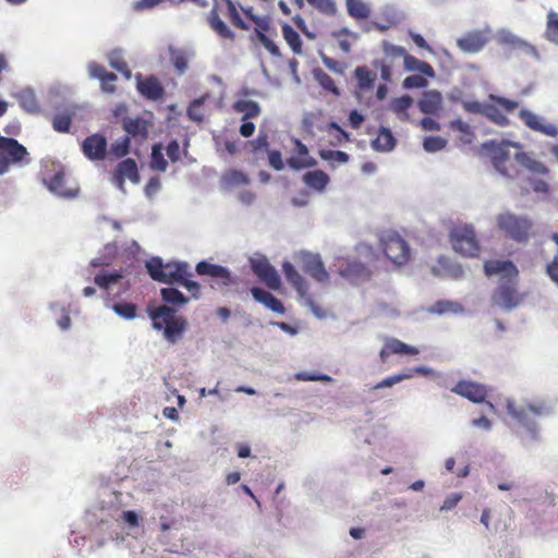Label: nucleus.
Segmentation results:
<instances>
[{
  "label": "nucleus",
  "instance_id": "9b49d317",
  "mask_svg": "<svg viewBox=\"0 0 558 558\" xmlns=\"http://www.w3.org/2000/svg\"><path fill=\"white\" fill-rule=\"evenodd\" d=\"M299 258L303 271L315 281L319 283H327L329 281V274L325 269L324 263L318 254L303 252L300 254Z\"/></svg>",
  "mask_w": 558,
  "mask_h": 558
},
{
  "label": "nucleus",
  "instance_id": "6e6d98bb",
  "mask_svg": "<svg viewBox=\"0 0 558 558\" xmlns=\"http://www.w3.org/2000/svg\"><path fill=\"white\" fill-rule=\"evenodd\" d=\"M383 51L391 60L403 59L407 54V50L403 47L392 45L386 40L383 41Z\"/></svg>",
  "mask_w": 558,
  "mask_h": 558
},
{
  "label": "nucleus",
  "instance_id": "1a4fd4ad",
  "mask_svg": "<svg viewBox=\"0 0 558 558\" xmlns=\"http://www.w3.org/2000/svg\"><path fill=\"white\" fill-rule=\"evenodd\" d=\"M196 272L199 276L210 277V287L213 289L221 290L234 283V279L228 268L206 260L199 262L196 265Z\"/></svg>",
  "mask_w": 558,
  "mask_h": 558
},
{
  "label": "nucleus",
  "instance_id": "f3484780",
  "mask_svg": "<svg viewBox=\"0 0 558 558\" xmlns=\"http://www.w3.org/2000/svg\"><path fill=\"white\" fill-rule=\"evenodd\" d=\"M126 179L133 183H138L140 181L137 165L132 158L120 161L113 172V182L121 191H124V182Z\"/></svg>",
  "mask_w": 558,
  "mask_h": 558
},
{
  "label": "nucleus",
  "instance_id": "dca6fc26",
  "mask_svg": "<svg viewBox=\"0 0 558 558\" xmlns=\"http://www.w3.org/2000/svg\"><path fill=\"white\" fill-rule=\"evenodd\" d=\"M293 155L287 159V165L293 170L312 168L317 165L315 158L310 155L307 146L299 138H293Z\"/></svg>",
  "mask_w": 558,
  "mask_h": 558
},
{
  "label": "nucleus",
  "instance_id": "423d86ee",
  "mask_svg": "<svg viewBox=\"0 0 558 558\" xmlns=\"http://www.w3.org/2000/svg\"><path fill=\"white\" fill-rule=\"evenodd\" d=\"M25 146L12 137L0 135V175L7 173L11 166L27 165L31 159Z\"/></svg>",
  "mask_w": 558,
  "mask_h": 558
},
{
  "label": "nucleus",
  "instance_id": "72a5a7b5",
  "mask_svg": "<svg viewBox=\"0 0 558 558\" xmlns=\"http://www.w3.org/2000/svg\"><path fill=\"white\" fill-rule=\"evenodd\" d=\"M313 76H314V80L319 84V86L325 92L332 94L335 97L340 96V89L337 86L336 82L324 70H322L320 68L314 69Z\"/></svg>",
  "mask_w": 558,
  "mask_h": 558
},
{
  "label": "nucleus",
  "instance_id": "37998d69",
  "mask_svg": "<svg viewBox=\"0 0 558 558\" xmlns=\"http://www.w3.org/2000/svg\"><path fill=\"white\" fill-rule=\"evenodd\" d=\"M161 298L166 303L181 306L189 302V299L175 288H162Z\"/></svg>",
  "mask_w": 558,
  "mask_h": 558
},
{
  "label": "nucleus",
  "instance_id": "5701e85b",
  "mask_svg": "<svg viewBox=\"0 0 558 558\" xmlns=\"http://www.w3.org/2000/svg\"><path fill=\"white\" fill-rule=\"evenodd\" d=\"M124 131L128 133L126 136H132L136 141H144L148 136V122L142 117L124 118L122 120Z\"/></svg>",
  "mask_w": 558,
  "mask_h": 558
},
{
  "label": "nucleus",
  "instance_id": "9d476101",
  "mask_svg": "<svg viewBox=\"0 0 558 558\" xmlns=\"http://www.w3.org/2000/svg\"><path fill=\"white\" fill-rule=\"evenodd\" d=\"M254 36L260 45L274 57H280V49L272 37L277 36L275 29L271 28L269 16H259L255 22Z\"/></svg>",
  "mask_w": 558,
  "mask_h": 558
},
{
  "label": "nucleus",
  "instance_id": "f704fd0d",
  "mask_svg": "<svg viewBox=\"0 0 558 558\" xmlns=\"http://www.w3.org/2000/svg\"><path fill=\"white\" fill-rule=\"evenodd\" d=\"M413 105V98L409 95H403L399 98H395L390 102V109L401 121L409 120V109Z\"/></svg>",
  "mask_w": 558,
  "mask_h": 558
},
{
  "label": "nucleus",
  "instance_id": "ea45409f",
  "mask_svg": "<svg viewBox=\"0 0 558 558\" xmlns=\"http://www.w3.org/2000/svg\"><path fill=\"white\" fill-rule=\"evenodd\" d=\"M429 313L433 314H447V313H453L458 314L463 312V307L460 303L453 302V301H447V300H440L435 302L428 310Z\"/></svg>",
  "mask_w": 558,
  "mask_h": 558
},
{
  "label": "nucleus",
  "instance_id": "f8f14e48",
  "mask_svg": "<svg viewBox=\"0 0 558 558\" xmlns=\"http://www.w3.org/2000/svg\"><path fill=\"white\" fill-rule=\"evenodd\" d=\"M282 271L287 281L295 289L301 299H304L308 306L315 311V302L310 294V286L307 281L300 275L290 262L282 264Z\"/></svg>",
  "mask_w": 558,
  "mask_h": 558
},
{
  "label": "nucleus",
  "instance_id": "79ce46f5",
  "mask_svg": "<svg viewBox=\"0 0 558 558\" xmlns=\"http://www.w3.org/2000/svg\"><path fill=\"white\" fill-rule=\"evenodd\" d=\"M170 60L179 74H183L189 66V54L181 49L170 48Z\"/></svg>",
  "mask_w": 558,
  "mask_h": 558
},
{
  "label": "nucleus",
  "instance_id": "cd10ccee",
  "mask_svg": "<svg viewBox=\"0 0 558 558\" xmlns=\"http://www.w3.org/2000/svg\"><path fill=\"white\" fill-rule=\"evenodd\" d=\"M329 181V175L323 170L307 171L303 174L305 185L318 192L324 191Z\"/></svg>",
  "mask_w": 558,
  "mask_h": 558
},
{
  "label": "nucleus",
  "instance_id": "052dcab7",
  "mask_svg": "<svg viewBox=\"0 0 558 558\" xmlns=\"http://www.w3.org/2000/svg\"><path fill=\"white\" fill-rule=\"evenodd\" d=\"M319 156L324 160H335L340 163H345L349 160V155L341 150H319Z\"/></svg>",
  "mask_w": 558,
  "mask_h": 558
},
{
  "label": "nucleus",
  "instance_id": "bb28decb",
  "mask_svg": "<svg viewBox=\"0 0 558 558\" xmlns=\"http://www.w3.org/2000/svg\"><path fill=\"white\" fill-rule=\"evenodd\" d=\"M48 189L56 193L59 196L63 197H74L76 196L78 190L66 187L65 186V178H64V171L59 170L57 171L48 181H47Z\"/></svg>",
  "mask_w": 558,
  "mask_h": 558
},
{
  "label": "nucleus",
  "instance_id": "20e7f679",
  "mask_svg": "<svg viewBox=\"0 0 558 558\" xmlns=\"http://www.w3.org/2000/svg\"><path fill=\"white\" fill-rule=\"evenodd\" d=\"M496 225L507 239L517 243L527 242L533 234V222L529 218L509 211L499 214Z\"/></svg>",
  "mask_w": 558,
  "mask_h": 558
},
{
  "label": "nucleus",
  "instance_id": "4be33fe9",
  "mask_svg": "<svg viewBox=\"0 0 558 558\" xmlns=\"http://www.w3.org/2000/svg\"><path fill=\"white\" fill-rule=\"evenodd\" d=\"M339 272L342 277L352 281H363L371 278V270L361 262L348 260L345 265H341Z\"/></svg>",
  "mask_w": 558,
  "mask_h": 558
},
{
  "label": "nucleus",
  "instance_id": "b1692460",
  "mask_svg": "<svg viewBox=\"0 0 558 558\" xmlns=\"http://www.w3.org/2000/svg\"><path fill=\"white\" fill-rule=\"evenodd\" d=\"M487 39L481 32H470L457 40V46L466 53H476L486 45Z\"/></svg>",
  "mask_w": 558,
  "mask_h": 558
},
{
  "label": "nucleus",
  "instance_id": "7c9ffc66",
  "mask_svg": "<svg viewBox=\"0 0 558 558\" xmlns=\"http://www.w3.org/2000/svg\"><path fill=\"white\" fill-rule=\"evenodd\" d=\"M208 22L210 27L222 38L233 39L234 34L227 26V24L220 19L217 4L210 10L208 15Z\"/></svg>",
  "mask_w": 558,
  "mask_h": 558
},
{
  "label": "nucleus",
  "instance_id": "6e6552de",
  "mask_svg": "<svg viewBox=\"0 0 558 558\" xmlns=\"http://www.w3.org/2000/svg\"><path fill=\"white\" fill-rule=\"evenodd\" d=\"M492 102H486L484 117L498 126H508L510 121L506 113L513 112L519 102L506 97L490 95Z\"/></svg>",
  "mask_w": 558,
  "mask_h": 558
},
{
  "label": "nucleus",
  "instance_id": "58836bf2",
  "mask_svg": "<svg viewBox=\"0 0 558 558\" xmlns=\"http://www.w3.org/2000/svg\"><path fill=\"white\" fill-rule=\"evenodd\" d=\"M74 113L73 109H65L63 112L57 113L51 121L53 130L60 133H68L70 131Z\"/></svg>",
  "mask_w": 558,
  "mask_h": 558
},
{
  "label": "nucleus",
  "instance_id": "5fc2aeb1",
  "mask_svg": "<svg viewBox=\"0 0 558 558\" xmlns=\"http://www.w3.org/2000/svg\"><path fill=\"white\" fill-rule=\"evenodd\" d=\"M396 60L388 59L386 56L383 60L374 61V66L379 69L380 77L385 82H389L392 76V68Z\"/></svg>",
  "mask_w": 558,
  "mask_h": 558
},
{
  "label": "nucleus",
  "instance_id": "a18cd8bd",
  "mask_svg": "<svg viewBox=\"0 0 558 558\" xmlns=\"http://www.w3.org/2000/svg\"><path fill=\"white\" fill-rule=\"evenodd\" d=\"M165 263L160 257H151L146 262V269L150 278L155 281L161 282L165 280Z\"/></svg>",
  "mask_w": 558,
  "mask_h": 558
},
{
  "label": "nucleus",
  "instance_id": "aec40b11",
  "mask_svg": "<svg viewBox=\"0 0 558 558\" xmlns=\"http://www.w3.org/2000/svg\"><path fill=\"white\" fill-rule=\"evenodd\" d=\"M417 353L418 350L415 347H411L397 338H389L381 348L379 357L385 363L391 354L415 355Z\"/></svg>",
  "mask_w": 558,
  "mask_h": 558
},
{
  "label": "nucleus",
  "instance_id": "3c124183",
  "mask_svg": "<svg viewBox=\"0 0 558 558\" xmlns=\"http://www.w3.org/2000/svg\"><path fill=\"white\" fill-rule=\"evenodd\" d=\"M247 147L253 154H258L260 151L268 153L269 142L267 133L260 131L255 140L247 142Z\"/></svg>",
  "mask_w": 558,
  "mask_h": 558
},
{
  "label": "nucleus",
  "instance_id": "c85d7f7f",
  "mask_svg": "<svg viewBox=\"0 0 558 558\" xmlns=\"http://www.w3.org/2000/svg\"><path fill=\"white\" fill-rule=\"evenodd\" d=\"M428 373H429V369H427L426 367H416L414 369H410L407 373L395 374L392 376L386 377L381 381L377 383L372 389L377 390V389H381V388L392 387L393 385H396L404 379L412 378L414 374H424L425 375Z\"/></svg>",
  "mask_w": 558,
  "mask_h": 558
},
{
  "label": "nucleus",
  "instance_id": "a878e982",
  "mask_svg": "<svg viewBox=\"0 0 558 558\" xmlns=\"http://www.w3.org/2000/svg\"><path fill=\"white\" fill-rule=\"evenodd\" d=\"M251 293L257 302L264 304L270 311L278 313V314H283L286 312V308H284L282 302L279 299H277L274 294H271L270 292H267L260 288L254 287L251 289Z\"/></svg>",
  "mask_w": 558,
  "mask_h": 558
},
{
  "label": "nucleus",
  "instance_id": "49530a36",
  "mask_svg": "<svg viewBox=\"0 0 558 558\" xmlns=\"http://www.w3.org/2000/svg\"><path fill=\"white\" fill-rule=\"evenodd\" d=\"M449 128L454 131L461 133V141L470 144L474 138V132L469 123L462 121L461 119H456L449 122Z\"/></svg>",
  "mask_w": 558,
  "mask_h": 558
},
{
  "label": "nucleus",
  "instance_id": "774afa93",
  "mask_svg": "<svg viewBox=\"0 0 558 558\" xmlns=\"http://www.w3.org/2000/svg\"><path fill=\"white\" fill-rule=\"evenodd\" d=\"M427 85V80L422 75H410L403 81L405 88H423Z\"/></svg>",
  "mask_w": 558,
  "mask_h": 558
},
{
  "label": "nucleus",
  "instance_id": "c03bdc74",
  "mask_svg": "<svg viewBox=\"0 0 558 558\" xmlns=\"http://www.w3.org/2000/svg\"><path fill=\"white\" fill-rule=\"evenodd\" d=\"M545 37L558 45V13L551 10L547 13Z\"/></svg>",
  "mask_w": 558,
  "mask_h": 558
},
{
  "label": "nucleus",
  "instance_id": "0eeeda50",
  "mask_svg": "<svg viewBox=\"0 0 558 558\" xmlns=\"http://www.w3.org/2000/svg\"><path fill=\"white\" fill-rule=\"evenodd\" d=\"M449 239L453 250L466 257H474L480 252L475 230L471 225H456L451 228Z\"/></svg>",
  "mask_w": 558,
  "mask_h": 558
},
{
  "label": "nucleus",
  "instance_id": "bf43d9fd",
  "mask_svg": "<svg viewBox=\"0 0 558 558\" xmlns=\"http://www.w3.org/2000/svg\"><path fill=\"white\" fill-rule=\"evenodd\" d=\"M550 238L558 246V233H553ZM546 272L549 278L558 284V252L555 254L551 263L547 265Z\"/></svg>",
  "mask_w": 558,
  "mask_h": 558
},
{
  "label": "nucleus",
  "instance_id": "13d9d810",
  "mask_svg": "<svg viewBox=\"0 0 558 558\" xmlns=\"http://www.w3.org/2000/svg\"><path fill=\"white\" fill-rule=\"evenodd\" d=\"M113 311L125 319H133L136 316V306L133 303H116Z\"/></svg>",
  "mask_w": 558,
  "mask_h": 558
},
{
  "label": "nucleus",
  "instance_id": "e433bc0d",
  "mask_svg": "<svg viewBox=\"0 0 558 558\" xmlns=\"http://www.w3.org/2000/svg\"><path fill=\"white\" fill-rule=\"evenodd\" d=\"M236 112L243 113L242 120L257 118L260 113V107L253 100H238L233 105Z\"/></svg>",
  "mask_w": 558,
  "mask_h": 558
},
{
  "label": "nucleus",
  "instance_id": "2eb2a0df",
  "mask_svg": "<svg viewBox=\"0 0 558 558\" xmlns=\"http://www.w3.org/2000/svg\"><path fill=\"white\" fill-rule=\"evenodd\" d=\"M451 391L466 398L473 403H482L487 397L486 387L471 380H459L454 387H452Z\"/></svg>",
  "mask_w": 558,
  "mask_h": 558
},
{
  "label": "nucleus",
  "instance_id": "864d4df0",
  "mask_svg": "<svg viewBox=\"0 0 558 558\" xmlns=\"http://www.w3.org/2000/svg\"><path fill=\"white\" fill-rule=\"evenodd\" d=\"M307 3L325 15H333L337 11L333 0H306Z\"/></svg>",
  "mask_w": 558,
  "mask_h": 558
},
{
  "label": "nucleus",
  "instance_id": "412c9836",
  "mask_svg": "<svg viewBox=\"0 0 558 558\" xmlns=\"http://www.w3.org/2000/svg\"><path fill=\"white\" fill-rule=\"evenodd\" d=\"M417 106L421 112L436 116L442 106V95L436 89L426 90L418 99Z\"/></svg>",
  "mask_w": 558,
  "mask_h": 558
},
{
  "label": "nucleus",
  "instance_id": "c9c22d12",
  "mask_svg": "<svg viewBox=\"0 0 558 558\" xmlns=\"http://www.w3.org/2000/svg\"><path fill=\"white\" fill-rule=\"evenodd\" d=\"M396 145V138L391 131L386 128H380L376 138L373 141V147L376 150L388 151Z\"/></svg>",
  "mask_w": 558,
  "mask_h": 558
},
{
  "label": "nucleus",
  "instance_id": "473e14b6",
  "mask_svg": "<svg viewBox=\"0 0 558 558\" xmlns=\"http://www.w3.org/2000/svg\"><path fill=\"white\" fill-rule=\"evenodd\" d=\"M282 36L294 54L303 53V43L299 33L288 23L281 27Z\"/></svg>",
  "mask_w": 558,
  "mask_h": 558
},
{
  "label": "nucleus",
  "instance_id": "f257e3e1",
  "mask_svg": "<svg viewBox=\"0 0 558 558\" xmlns=\"http://www.w3.org/2000/svg\"><path fill=\"white\" fill-rule=\"evenodd\" d=\"M482 149L490 157L495 169L507 178L519 175V167L533 173L546 174L548 169L527 153L521 151L518 143L510 141H489L482 145Z\"/></svg>",
  "mask_w": 558,
  "mask_h": 558
},
{
  "label": "nucleus",
  "instance_id": "0e129e2a",
  "mask_svg": "<svg viewBox=\"0 0 558 558\" xmlns=\"http://www.w3.org/2000/svg\"><path fill=\"white\" fill-rule=\"evenodd\" d=\"M295 378L301 381H332V378L329 375L307 372H300L295 374Z\"/></svg>",
  "mask_w": 558,
  "mask_h": 558
},
{
  "label": "nucleus",
  "instance_id": "4c0bfd02",
  "mask_svg": "<svg viewBox=\"0 0 558 558\" xmlns=\"http://www.w3.org/2000/svg\"><path fill=\"white\" fill-rule=\"evenodd\" d=\"M347 10L351 17L366 20L371 15V8L363 0H347Z\"/></svg>",
  "mask_w": 558,
  "mask_h": 558
},
{
  "label": "nucleus",
  "instance_id": "4468645a",
  "mask_svg": "<svg viewBox=\"0 0 558 558\" xmlns=\"http://www.w3.org/2000/svg\"><path fill=\"white\" fill-rule=\"evenodd\" d=\"M519 118L526 128L534 132H538L549 137H556L558 135V129L555 124L546 122L544 118L527 109H521Z\"/></svg>",
  "mask_w": 558,
  "mask_h": 558
},
{
  "label": "nucleus",
  "instance_id": "4d7b16f0",
  "mask_svg": "<svg viewBox=\"0 0 558 558\" xmlns=\"http://www.w3.org/2000/svg\"><path fill=\"white\" fill-rule=\"evenodd\" d=\"M447 145V140L440 136H428L423 142V147L428 153H436L444 149Z\"/></svg>",
  "mask_w": 558,
  "mask_h": 558
},
{
  "label": "nucleus",
  "instance_id": "338daca9",
  "mask_svg": "<svg viewBox=\"0 0 558 558\" xmlns=\"http://www.w3.org/2000/svg\"><path fill=\"white\" fill-rule=\"evenodd\" d=\"M226 180L233 185H245L250 182L247 175L239 170H232L227 173Z\"/></svg>",
  "mask_w": 558,
  "mask_h": 558
},
{
  "label": "nucleus",
  "instance_id": "39448f33",
  "mask_svg": "<svg viewBox=\"0 0 558 558\" xmlns=\"http://www.w3.org/2000/svg\"><path fill=\"white\" fill-rule=\"evenodd\" d=\"M379 241L386 257L393 265L403 266L410 260V246L398 232L384 231L380 233Z\"/></svg>",
  "mask_w": 558,
  "mask_h": 558
},
{
  "label": "nucleus",
  "instance_id": "a211bd4d",
  "mask_svg": "<svg viewBox=\"0 0 558 558\" xmlns=\"http://www.w3.org/2000/svg\"><path fill=\"white\" fill-rule=\"evenodd\" d=\"M108 143L105 136L93 134L87 136L82 143L83 154L89 160H102L107 154Z\"/></svg>",
  "mask_w": 558,
  "mask_h": 558
},
{
  "label": "nucleus",
  "instance_id": "ddd939ff",
  "mask_svg": "<svg viewBox=\"0 0 558 558\" xmlns=\"http://www.w3.org/2000/svg\"><path fill=\"white\" fill-rule=\"evenodd\" d=\"M253 272L271 290H278L281 286L280 277L266 257L252 259Z\"/></svg>",
  "mask_w": 558,
  "mask_h": 558
},
{
  "label": "nucleus",
  "instance_id": "6ab92c4d",
  "mask_svg": "<svg viewBox=\"0 0 558 558\" xmlns=\"http://www.w3.org/2000/svg\"><path fill=\"white\" fill-rule=\"evenodd\" d=\"M137 90L138 93L149 100H159L165 95V88L159 80L153 75L142 80L141 75H137Z\"/></svg>",
  "mask_w": 558,
  "mask_h": 558
},
{
  "label": "nucleus",
  "instance_id": "de8ad7c7",
  "mask_svg": "<svg viewBox=\"0 0 558 558\" xmlns=\"http://www.w3.org/2000/svg\"><path fill=\"white\" fill-rule=\"evenodd\" d=\"M227 7V15L231 22V24L242 31H248L250 26L247 23L243 21L240 16V13L235 7V4L231 0H222Z\"/></svg>",
  "mask_w": 558,
  "mask_h": 558
},
{
  "label": "nucleus",
  "instance_id": "c756f323",
  "mask_svg": "<svg viewBox=\"0 0 558 558\" xmlns=\"http://www.w3.org/2000/svg\"><path fill=\"white\" fill-rule=\"evenodd\" d=\"M403 64L407 71L420 72L428 77L435 76L434 68L426 61H422L407 52L403 58Z\"/></svg>",
  "mask_w": 558,
  "mask_h": 558
},
{
  "label": "nucleus",
  "instance_id": "2f4dec72",
  "mask_svg": "<svg viewBox=\"0 0 558 558\" xmlns=\"http://www.w3.org/2000/svg\"><path fill=\"white\" fill-rule=\"evenodd\" d=\"M354 77L357 88L363 92L372 89L376 81V74L365 65L355 68Z\"/></svg>",
  "mask_w": 558,
  "mask_h": 558
},
{
  "label": "nucleus",
  "instance_id": "603ef678",
  "mask_svg": "<svg viewBox=\"0 0 558 558\" xmlns=\"http://www.w3.org/2000/svg\"><path fill=\"white\" fill-rule=\"evenodd\" d=\"M121 278H122L121 271H113L110 274L101 272V274L96 275L94 282L102 289H108L111 284L118 282Z\"/></svg>",
  "mask_w": 558,
  "mask_h": 558
},
{
  "label": "nucleus",
  "instance_id": "8fccbe9b",
  "mask_svg": "<svg viewBox=\"0 0 558 558\" xmlns=\"http://www.w3.org/2000/svg\"><path fill=\"white\" fill-rule=\"evenodd\" d=\"M130 143H131V141H130L129 136H123V137L117 140L110 146V154L114 158H122V157L126 156L130 151Z\"/></svg>",
  "mask_w": 558,
  "mask_h": 558
},
{
  "label": "nucleus",
  "instance_id": "09e8293b",
  "mask_svg": "<svg viewBox=\"0 0 558 558\" xmlns=\"http://www.w3.org/2000/svg\"><path fill=\"white\" fill-rule=\"evenodd\" d=\"M109 64L112 69L120 72L126 78L131 77L132 72H131L126 61L122 58V56L119 52L113 51L109 54Z\"/></svg>",
  "mask_w": 558,
  "mask_h": 558
},
{
  "label": "nucleus",
  "instance_id": "f03ea898",
  "mask_svg": "<svg viewBox=\"0 0 558 558\" xmlns=\"http://www.w3.org/2000/svg\"><path fill=\"white\" fill-rule=\"evenodd\" d=\"M484 271L487 276L501 275L492 296L494 304L504 310H512L521 303L522 296L517 291L519 270L511 260H486Z\"/></svg>",
  "mask_w": 558,
  "mask_h": 558
},
{
  "label": "nucleus",
  "instance_id": "69168bd1",
  "mask_svg": "<svg viewBox=\"0 0 558 558\" xmlns=\"http://www.w3.org/2000/svg\"><path fill=\"white\" fill-rule=\"evenodd\" d=\"M322 61H323L324 65L331 72H333L338 75L344 74V65L341 62H339L338 60L330 58L326 54H322Z\"/></svg>",
  "mask_w": 558,
  "mask_h": 558
},
{
  "label": "nucleus",
  "instance_id": "680f3d73",
  "mask_svg": "<svg viewBox=\"0 0 558 558\" xmlns=\"http://www.w3.org/2000/svg\"><path fill=\"white\" fill-rule=\"evenodd\" d=\"M191 277H193L192 272L191 275H184L183 279L178 283L184 287L191 293L192 298L198 299L201 295V286L196 281L191 280Z\"/></svg>",
  "mask_w": 558,
  "mask_h": 558
},
{
  "label": "nucleus",
  "instance_id": "7ed1b4c3",
  "mask_svg": "<svg viewBox=\"0 0 558 558\" xmlns=\"http://www.w3.org/2000/svg\"><path fill=\"white\" fill-rule=\"evenodd\" d=\"M153 328L162 331L163 338L170 344L179 342L187 329L189 323L183 316L167 305L149 310Z\"/></svg>",
  "mask_w": 558,
  "mask_h": 558
},
{
  "label": "nucleus",
  "instance_id": "a19ab883",
  "mask_svg": "<svg viewBox=\"0 0 558 558\" xmlns=\"http://www.w3.org/2000/svg\"><path fill=\"white\" fill-rule=\"evenodd\" d=\"M17 99H19L20 106L27 112L36 113L39 111V104H38L35 93L33 90H31V89L22 90L19 94Z\"/></svg>",
  "mask_w": 558,
  "mask_h": 558
},
{
  "label": "nucleus",
  "instance_id": "393cba45",
  "mask_svg": "<svg viewBox=\"0 0 558 558\" xmlns=\"http://www.w3.org/2000/svg\"><path fill=\"white\" fill-rule=\"evenodd\" d=\"M163 267L165 280H161L162 283H178L184 275H191L189 265L184 262L166 263Z\"/></svg>",
  "mask_w": 558,
  "mask_h": 558
},
{
  "label": "nucleus",
  "instance_id": "e2e57ef3",
  "mask_svg": "<svg viewBox=\"0 0 558 558\" xmlns=\"http://www.w3.org/2000/svg\"><path fill=\"white\" fill-rule=\"evenodd\" d=\"M205 98L195 99L187 108V116L193 120L201 122L204 119V113L202 112V105L204 104Z\"/></svg>",
  "mask_w": 558,
  "mask_h": 558
}]
</instances>
